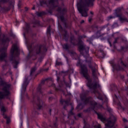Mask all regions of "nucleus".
Segmentation results:
<instances>
[{"label":"nucleus","instance_id":"f257e3e1","mask_svg":"<svg viewBox=\"0 0 128 128\" xmlns=\"http://www.w3.org/2000/svg\"><path fill=\"white\" fill-rule=\"evenodd\" d=\"M86 38V36L84 34L79 36L78 37V44H76V42H74L76 39H74V36H73L70 38V42L74 46H78V52H80V54L86 58V62L88 64L89 68H90L92 70V76L94 80H98V76H100V73L96 72V67L92 66V60H88V58L90 56V47L86 46L84 41L82 40V38Z\"/></svg>","mask_w":128,"mask_h":128},{"label":"nucleus","instance_id":"f03ea898","mask_svg":"<svg viewBox=\"0 0 128 128\" xmlns=\"http://www.w3.org/2000/svg\"><path fill=\"white\" fill-rule=\"evenodd\" d=\"M36 44V42H32L31 44H27V48L28 50V54L26 58V62L30 60H36L38 56L40 54V57L38 58V62H42L44 58V56L48 52V48L46 44Z\"/></svg>","mask_w":128,"mask_h":128},{"label":"nucleus","instance_id":"7ed1b4c3","mask_svg":"<svg viewBox=\"0 0 128 128\" xmlns=\"http://www.w3.org/2000/svg\"><path fill=\"white\" fill-rule=\"evenodd\" d=\"M110 25V23L107 24H105L103 26H100V30H98L95 34L92 35L91 37L88 38L86 40V42H88L89 43V44H92V41L96 39V38H100L101 40H107L110 46H112V38H114V34H113L110 36L108 34H106V36H103V34H100V32L102 30H104V28H108V26Z\"/></svg>","mask_w":128,"mask_h":128},{"label":"nucleus","instance_id":"20e7f679","mask_svg":"<svg viewBox=\"0 0 128 128\" xmlns=\"http://www.w3.org/2000/svg\"><path fill=\"white\" fill-rule=\"evenodd\" d=\"M96 0H78L77 8L82 16H88V9L86 6H92Z\"/></svg>","mask_w":128,"mask_h":128},{"label":"nucleus","instance_id":"39448f33","mask_svg":"<svg viewBox=\"0 0 128 128\" xmlns=\"http://www.w3.org/2000/svg\"><path fill=\"white\" fill-rule=\"evenodd\" d=\"M10 52L11 54L10 57V60L12 62L14 68H18V66L20 64V52L17 44L12 46Z\"/></svg>","mask_w":128,"mask_h":128},{"label":"nucleus","instance_id":"423d86ee","mask_svg":"<svg viewBox=\"0 0 128 128\" xmlns=\"http://www.w3.org/2000/svg\"><path fill=\"white\" fill-rule=\"evenodd\" d=\"M48 9L46 10V12L44 11H42L40 12L38 11H36L35 14L38 18H42L43 16H46L49 14L50 16L52 14V10L58 6V5H56V0H48Z\"/></svg>","mask_w":128,"mask_h":128},{"label":"nucleus","instance_id":"0eeeda50","mask_svg":"<svg viewBox=\"0 0 128 128\" xmlns=\"http://www.w3.org/2000/svg\"><path fill=\"white\" fill-rule=\"evenodd\" d=\"M110 2H112L111 0H105V1L98 0V4L100 6V14H106L108 12H112V9L110 7Z\"/></svg>","mask_w":128,"mask_h":128},{"label":"nucleus","instance_id":"6e6552de","mask_svg":"<svg viewBox=\"0 0 128 128\" xmlns=\"http://www.w3.org/2000/svg\"><path fill=\"white\" fill-rule=\"evenodd\" d=\"M14 2L10 0H0V9L1 12H10V9L14 10Z\"/></svg>","mask_w":128,"mask_h":128},{"label":"nucleus","instance_id":"1a4fd4ad","mask_svg":"<svg viewBox=\"0 0 128 128\" xmlns=\"http://www.w3.org/2000/svg\"><path fill=\"white\" fill-rule=\"evenodd\" d=\"M77 66H80V74L84 78L88 80H90V75L88 74V70L86 64H82V60L78 58L77 64H76Z\"/></svg>","mask_w":128,"mask_h":128},{"label":"nucleus","instance_id":"9d476101","mask_svg":"<svg viewBox=\"0 0 128 128\" xmlns=\"http://www.w3.org/2000/svg\"><path fill=\"white\" fill-rule=\"evenodd\" d=\"M74 70L72 68H70L66 72L62 71L60 72H59V74H58V71H56V80H60L62 78L63 80H66V76L68 74V78H69V80H72V79H70V74H74Z\"/></svg>","mask_w":128,"mask_h":128},{"label":"nucleus","instance_id":"9b49d317","mask_svg":"<svg viewBox=\"0 0 128 128\" xmlns=\"http://www.w3.org/2000/svg\"><path fill=\"white\" fill-rule=\"evenodd\" d=\"M23 36L26 40H28L26 36L32 34V30L30 28V24L26 22H25V26L23 28Z\"/></svg>","mask_w":128,"mask_h":128},{"label":"nucleus","instance_id":"f8f14e48","mask_svg":"<svg viewBox=\"0 0 128 128\" xmlns=\"http://www.w3.org/2000/svg\"><path fill=\"white\" fill-rule=\"evenodd\" d=\"M66 12V8H63L61 10L60 15L59 16V18H60L61 22H62L64 24V26L66 28H70V25L68 24V22H66V20L64 18V13Z\"/></svg>","mask_w":128,"mask_h":128},{"label":"nucleus","instance_id":"ddd939ff","mask_svg":"<svg viewBox=\"0 0 128 128\" xmlns=\"http://www.w3.org/2000/svg\"><path fill=\"white\" fill-rule=\"evenodd\" d=\"M58 28L60 32H64V40L66 42H68V38H70V34H68V30L64 28L62 26V24H60V23L59 22H58Z\"/></svg>","mask_w":128,"mask_h":128},{"label":"nucleus","instance_id":"4468645a","mask_svg":"<svg viewBox=\"0 0 128 128\" xmlns=\"http://www.w3.org/2000/svg\"><path fill=\"white\" fill-rule=\"evenodd\" d=\"M62 48L63 50H66V52H68V54H69L71 56L74 57L78 56V54L76 52L74 51V50H70V45H68V44L66 43L62 44Z\"/></svg>","mask_w":128,"mask_h":128},{"label":"nucleus","instance_id":"2eb2a0df","mask_svg":"<svg viewBox=\"0 0 128 128\" xmlns=\"http://www.w3.org/2000/svg\"><path fill=\"white\" fill-rule=\"evenodd\" d=\"M32 22V24H33V28H42V26H44V24L41 23L40 20L36 19L35 18H34Z\"/></svg>","mask_w":128,"mask_h":128},{"label":"nucleus","instance_id":"dca6fc26","mask_svg":"<svg viewBox=\"0 0 128 128\" xmlns=\"http://www.w3.org/2000/svg\"><path fill=\"white\" fill-rule=\"evenodd\" d=\"M112 64V68H113V72L114 70H117V72H120V70L124 71V67L120 66V64H116L114 63H110Z\"/></svg>","mask_w":128,"mask_h":128},{"label":"nucleus","instance_id":"f3484780","mask_svg":"<svg viewBox=\"0 0 128 128\" xmlns=\"http://www.w3.org/2000/svg\"><path fill=\"white\" fill-rule=\"evenodd\" d=\"M116 121V118L114 116L110 117V119L108 121V123L106 124V128H112L114 126V122Z\"/></svg>","mask_w":128,"mask_h":128},{"label":"nucleus","instance_id":"a211bd4d","mask_svg":"<svg viewBox=\"0 0 128 128\" xmlns=\"http://www.w3.org/2000/svg\"><path fill=\"white\" fill-rule=\"evenodd\" d=\"M96 20L98 24H102L104 22V16L102 14L98 15L96 17Z\"/></svg>","mask_w":128,"mask_h":128},{"label":"nucleus","instance_id":"6ab92c4d","mask_svg":"<svg viewBox=\"0 0 128 128\" xmlns=\"http://www.w3.org/2000/svg\"><path fill=\"white\" fill-rule=\"evenodd\" d=\"M10 94V92L8 89H6L4 92H0V98H4V96H8Z\"/></svg>","mask_w":128,"mask_h":128},{"label":"nucleus","instance_id":"aec40b11","mask_svg":"<svg viewBox=\"0 0 128 128\" xmlns=\"http://www.w3.org/2000/svg\"><path fill=\"white\" fill-rule=\"evenodd\" d=\"M46 6L48 8V6L49 4H48V2L46 0H39V6Z\"/></svg>","mask_w":128,"mask_h":128},{"label":"nucleus","instance_id":"412c9836","mask_svg":"<svg viewBox=\"0 0 128 128\" xmlns=\"http://www.w3.org/2000/svg\"><path fill=\"white\" fill-rule=\"evenodd\" d=\"M2 44H4V46H6V44H10V39L9 38H6V39H2Z\"/></svg>","mask_w":128,"mask_h":128},{"label":"nucleus","instance_id":"4be33fe9","mask_svg":"<svg viewBox=\"0 0 128 128\" xmlns=\"http://www.w3.org/2000/svg\"><path fill=\"white\" fill-rule=\"evenodd\" d=\"M8 56V54L5 52H2L0 55V60H6V58Z\"/></svg>","mask_w":128,"mask_h":128},{"label":"nucleus","instance_id":"5701e85b","mask_svg":"<svg viewBox=\"0 0 128 128\" xmlns=\"http://www.w3.org/2000/svg\"><path fill=\"white\" fill-rule=\"evenodd\" d=\"M50 69L49 68H41L37 72V74H42V72H48Z\"/></svg>","mask_w":128,"mask_h":128},{"label":"nucleus","instance_id":"b1692460","mask_svg":"<svg viewBox=\"0 0 128 128\" xmlns=\"http://www.w3.org/2000/svg\"><path fill=\"white\" fill-rule=\"evenodd\" d=\"M27 84H28V80L24 81L22 84V92H25L26 86Z\"/></svg>","mask_w":128,"mask_h":128},{"label":"nucleus","instance_id":"393cba45","mask_svg":"<svg viewBox=\"0 0 128 128\" xmlns=\"http://www.w3.org/2000/svg\"><path fill=\"white\" fill-rule=\"evenodd\" d=\"M51 26H49L47 28V30H46V34L47 36H51V32H52V30H51Z\"/></svg>","mask_w":128,"mask_h":128},{"label":"nucleus","instance_id":"a878e982","mask_svg":"<svg viewBox=\"0 0 128 128\" xmlns=\"http://www.w3.org/2000/svg\"><path fill=\"white\" fill-rule=\"evenodd\" d=\"M36 70V67L34 66L31 68L30 72V76H32V74H34V72Z\"/></svg>","mask_w":128,"mask_h":128},{"label":"nucleus","instance_id":"bb28decb","mask_svg":"<svg viewBox=\"0 0 128 128\" xmlns=\"http://www.w3.org/2000/svg\"><path fill=\"white\" fill-rule=\"evenodd\" d=\"M120 64H122L124 68H128V64H124V61L122 60V58H120Z\"/></svg>","mask_w":128,"mask_h":128},{"label":"nucleus","instance_id":"cd10ccee","mask_svg":"<svg viewBox=\"0 0 128 128\" xmlns=\"http://www.w3.org/2000/svg\"><path fill=\"white\" fill-rule=\"evenodd\" d=\"M92 30H98V26L96 25V24H94L92 26Z\"/></svg>","mask_w":128,"mask_h":128},{"label":"nucleus","instance_id":"c85d7f7f","mask_svg":"<svg viewBox=\"0 0 128 128\" xmlns=\"http://www.w3.org/2000/svg\"><path fill=\"white\" fill-rule=\"evenodd\" d=\"M108 26H110L111 28H118V22H114L112 25H111L109 24Z\"/></svg>","mask_w":128,"mask_h":128},{"label":"nucleus","instance_id":"c756f323","mask_svg":"<svg viewBox=\"0 0 128 128\" xmlns=\"http://www.w3.org/2000/svg\"><path fill=\"white\" fill-rule=\"evenodd\" d=\"M6 50H7V48H6V47H3L1 49H0V52H4L5 54H6Z\"/></svg>","mask_w":128,"mask_h":128},{"label":"nucleus","instance_id":"7c9ffc66","mask_svg":"<svg viewBox=\"0 0 128 128\" xmlns=\"http://www.w3.org/2000/svg\"><path fill=\"white\" fill-rule=\"evenodd\" d=\"M4 118L6 119V122L7 124H10V119L8 118V116H6V115H3Z\"/></svg>","mask_w":128,"mask_h":128},{"label":"nucleus","instance_id":"2f4dec72","mask_svg":"<svg viewBox=\"0 0 128 128\" xmlns=\"http://www.w3.org/2000/svg\"><path fill=\"white\" fill-rule=\"evenodd\" d=\"M99 52H101V54H102V56L103 58H104V56H106V53H104V50L100 49Z\"/></svg>","mask_w":128,"mask_h":128},{"label":"nucleus","instance_id":"473e14b6","mask_svg":"<svg viewBox=\"0 0 128 128\" xmlns=\"http://www.w3.org/2000/svg\"><path fill=\"white\" fill-rule=\"evenodd\" d=\"M88 22L89 24H92V16H90L88 17Z\"/></svg>","mask_w":128,"mask_h":128},{"label":"nucleus","instance_id":"72a5a7b5","mask_svg":"<svg viewBox=\"0 0 128 128\" xmlns=\"http://www.w3.org/2000/svg\"><path fill=\"white\" fill-rule=\"evenodd\" d=\"M56 12H58L60 14L62 12V8L60 6H58V8L56 9Z\"/></svg>","mask_w":128,"mask_h":128},{"label":"nucleus","instance_id":"f704fd0d","mask_svg":"<svg viewBox=\"0 0 128 128\" xmlns=\"http://www.w3.org/2000/svg\"><path fill=\"white\" fill-rule=\"evenodd\" d=\"M118 40H120L119 37H117V38H115L114 40V44H118Z\"/></svg>","mask_w":128,"mask_h":128},{"label":"nucleus","instance_id":"c9c22d12","mask_svg":"<svg viewBox=\"0 0 128 128\" xmlns=\"http://www.w3.org/2000/svg\"><path fill=\"white\" fill-rule=\"evenodd\" d=\"M63 56L64 58H66L67 64H68V62H69L68 58V56H66L65 54H64Z\"/></svg>","mask_w":128,"mask_h":128},{"label":"nucleus","instance_id":"e433bc0d","mask_svg":"<svg viewBox=\"0 0 128 128\" xmlns=\"http://www.w3.org/2000/svg\"><path fill=\"white\" fill-rule=\"evenodd\" d=\"M62 62H56V66H62Z\"/></svg>","mask_w":128,"mask_h":128},{"label":"nucleus","instance_id":"4c0bfd02","mask_svg":"<svg viewBox=\"0 0 128 128\" xmlns=\"http://www.w3.org/2000/svg\"><path fill=\"white\" fill-rule=\"evenodd\" d=\"M10 36H12V38H16V35L14 34V33H12V32H10Z\"/></svg>","mask_w":128,"mask_h":128},{"label":"nucleus","instance_id":"58836bf2","mask_svg":"<svg viewBox=\"0 0 128 128\" xmlns=\"http://www.w3.org/2000/svg\"><path fill=\"white\" fill-rule=\"evenodd\" d=\"M126 50V48L123 46H121L120 51L121 50L122 52H123V50Z\"/></svg>","mask_w":128,"mask_h":128},{"label":"nucleus","instance_id":"ea45409f","mask_svg":"<svg viewBox=\"0 0 128 128\" xmlns=\"http://www.w3.org/2000/svg\"><path fill=\"white\" fill-rule=\"evenodd\" d=\"M18 8H22V4H20V0H19V2H18Z\"/></svg>","mask_w":128,"mask_h":128},{"label":"nucleus","instance_id":"a19ab883","mask_svg":"<svg viewBox=\"0 0 128 128\" xmlns=\"http://www.w3.org/2000/svg\"><path fill=\"white\" fill-rule=\"evenodd\" d=\"M43 80H52V78H48Z\"/></svg>","mask_w":128,"mask_h":128},{"label":"nucleus","instance_id":"79ce46f5","mask_svg":"<svg viewBox=\"0 0 128 128\" xmlns=\"http://www.w3.org/2000/svg\"><path fill=\"white\" fill-rule=\"evenodd\" d=\"M120 78L121 80H124V75L120 74Z\"/></svg>","mask_w":128,"mask_h":128},{"label":"nucleus","instance_id":"37998d69","mask_svg":"<svg viewBox=\"0 0 128 128\" xmlns=\"http://www.w3.org/2000/svg\"><path fill=\"white\" fill-rule=\"evenodd\" d=\"M2 112H6V108L4 107H2L1 108Z\"/></svg>","mask_w":128,"mask_h":128},{"label":"nucleus","instance_id":"c03bdc74","mask_svg":"<svg viewBox=\"0 0 128 128\" xmlns=\"http://www.w3.org/2000/svg\"><path fill=\"white\" fill-rule=\"evenodd\" d=\"M121 40H122V42H126V40H124V38H122Z\"/></svg>","mask_w":128,"mask_h":128},{"label":"nucleus","instance_id":"a18cd8bd","mask_svg":"<svg viewBox=\"0 0 128 128\" xmlns=\"http://www.w3.org/2000/svg\"><path fill=\"white\" fill-rule=\"evenodd\" d=\"M24 10L25 12H28V7H25Z\"/></svg>","mask_w":128,"mask_h":128},{"label":"nucleus","instance_id":"49530a36","mask_svg":"<svg viewBox=\"0 0 128 128\" xmlns=\"http://www.w3.org/2000/svg\"><path fill=\"white\" fill-rule=\"evenodd\" d=\"M95 128H100V124H98V126H96Z\"/></svg>","mask_w":128,"mask_h":128},{"label":"nucleus","instance_id":"de8ad7c7","mask_svg":"<svg viewBox=\"0 0 128 128\" xmlns=\"http://www.w3.org/2000/svg\"><path fill=\"white\" fill-rule=\"evenodd\" d=\"M9 74L10 75H12V72L10 71L8 72L6 74H6Z\"/></svg>","mask_w":128,"mask_h":128},{"label":"nucleus","instance_id":"09e8293b","mask_svg":"<svg viewBox=\"0 0 128 128\" xmlns=\"http://www.w3.org/2000/svg\"><path fill=\"white\" fill-rule=\"evenodd\" d=\"M98 86H100V85L98 84H96L95 86H94V87L95 88H98Z\"/></svg>","mask_w":128,"mask_h":128},{"label":"nucleus","instance_id":"8fccbe9b","mask_svg":"<svg viewBox=\"0 0 128 128\" xmlns=\"http://www.w3.org/2000/svg\"><path fill=\"white\" fill-rule=\"evenodd\" d=\"M32 10H36V6H34L32 8Z\"/></svg>","mask_w":128,"mask_h":128},{"label":"nucleus","instance_id":"3c124183","mask_svg":"<svg viewBox=\"0 0 128 128\" xmlns=\"http://www.w3.org/2000/svg\"><path fill=\"white\" fill-rule=\"evenodd\" d=\"M84 20H82L80 22L81 24H84Z\"/></svg>","mask_w":128,"mask_h":128},{"label":"nucleus","instance_id":"603ef678","mask_svg":"<svg viewBox=\"0 0 128 128\" xmlns=\"http://www.w3.org/2000/svg\"><path fill=\"white\" fill-rule=\"evenodd\" d=\"M48 64V61H47V62H46V64H45L44 65V66H46V64Z\"/></svg>","mask_w":128,"mask_h":128},{"label":"nucleus","instance_id":"864d4df0","mask_svg":"<svg viewBox=\"0 0 128 128\" xmlns=\"http://www.w3.org/2000/svg\"><path fill=\"white\" fill-rule=\"evenodd\" d=\"M123 120H124V122H126V119L124 118Z\"/></svg>","mask_w":128,"mask_h":128},{"label":"nucleus","instance_id":"5fc2aeb1","mask_svg":"<svg viewBox=\"0 0 128 128\" xmlns=\"http://www.w3.org/2000/svg\"><path fill=\"white\" fill-rule=\"evenodd\" d=\"M90 14H92V16L94 15V12H90Z\"/></svg>","mask_w":128,"mask_h":128},{"label":"nucleus","instance_id":"6e6d98bb","mask_svg":"<svg viewBox=\"0 0 128 128\" xmlns=\"http://www.w3.org/2000/svg\"><path fill=\"white\" fill-rule=\"evenodd\" d=\"M125 48V50H128V46H126V47H124Z\"/></svg>","mask_w":128,"mask_h":128},{"label":"nucleus","instance_id":"4d7b16f0","mask_svg":"<svg viewBox=\"0 0 128 128\" xmlns=\"http://www.w3.org/2000/svg\"><path fill=\"white\" fill-rule=\"evenodd\" d=\"M0 80H2V78L1 77H0Z\"/></svg>","mask_w":128,"mask_h":128},{"label":"nucleus","instance_id":"13d9d810","mask_svg":"<svg viewBox=\"0 0 128 128\" xmlns=\"http://www.w3.org/2000/svg\"><path fill=\"white\" fill-rule=\"evenodd\" d=\"M114 48H116V46H114Z\"/></svg>","mask_w":128,"mask_h":128},{"label":"nucleus","instance_id":"bf43d9fd","mask_svg":"<svg viewBox=\"0 0 128 128\" xmlns=\"http://www.w3.org/2000/svg\"><path fill=\"white\" fill-rule=\"evenodd\" d=\"M61 2H64V0H60Z\"/></svg>","mask_w":128,"mask_h":128},{"label":"nucleus","instance_id":"052dcab7","mask_svg":"<svg viewBox=\"0 0 128 128\" xmlns=\"http://www.w3.org/2000/svg\"><path fill=\"white\" fill-rule=\"evenodd\" d=\"M4 68V65L3 66H2V68Z\"/></svg>","mask_w":128,"mask_h":128},{"label":"nucleus","instance_id":"680f3d73","mask_svg":"<svg viewBox=\"0 0 128 128\" xmlns=\"http://www.w3.org/2000/svg\"><path fill=\"white\" fill-rule=\"evenodd\" d=\"M56 0V2H58V0Z\"/></svg>","mask_w":128,"mask_h":128},{"label":"nucleus","instance_id":"e2e57ef3","mask_svg":"<svg viewBox=\"0 0 128 128\" xmlns=\"http://www.w3.org/2000/svg\"><path fill=\"white\" fill-rule=\"evenodd\" d=\"M64 2H62V6H64Z\"/></svg>","mask_w":128,"mask_h":128},{"label":"nucleus","instance_id":"0e129e2a","mask_svg":"<svg viewBox=\"0 0 128 128\" xmlns=\"http://www.w3.org/2000/svg\"><path fill=\"white\" fill-rule=\"evenodd\" d=\"M21 126H22V123H21Z\"/></svg>","mask_w":128,"mask_h":128},{"label":"nucleus","instance_id":"69168bd1","mask_svg":"<svg viewBox=\"0 0 128 128\" xmlns=\"http://www.w3.org/2000/svg\"><path fill=\"white\" fill-rule=\"evenodd\" d=\"M25 80H28V79H26Z\"/></svg>","mask_w":128,"mask_h":128},{"label":"nucleus","instance_id":"338daca9","mask_svg":"<svg viewBox=\"0 0 128 128\" xmlns=\"http://www.w3.org/2000/svg\"><path fill=\"white\" fill-rule=\"evenodd\" d=\"M88 86H89L88 84Z\"/></svg>","mask_w":128,"mask_h":128},{"label":"nucleus","instance_id":"774afa93","mask_svg":"<svg viewBox=\"0 0 128 128\" xmlns=\"http://www.w3.org/2000/svg\"><path fill=\"white\" fill-rule=\"evenodd\" d=\"M125 128H128V127H125Z\"/></svg>","mask_w":128,"mask_h":128}]
</instances>
